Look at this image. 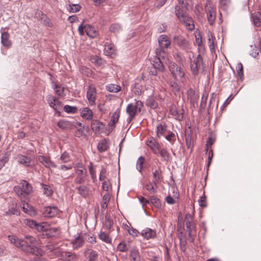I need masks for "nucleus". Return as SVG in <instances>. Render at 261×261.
I'll list each match as a JSON object with an SVG mask.
<instances>
[{"label":"nucleus","mask_w":261,"mask_h":261,"mask_svg":"<svg viewBox=\"0 0 261 261\" xmlns=\"http://www.w3.org/2000/svg\"><path fill=\"white\" fill-rule=\"evenodd\" d=\"M108 147L107 141L106 140H103L99 142L97 148L99 152H102L107 150Z\"/></svg>","instance_id":"obj_38"},{"label":"nucleus","mask_w":261,"mask_h":261,"mask_svg":"<svg viewBox=\"0 0 261 261\" xmlns=\"http://www.w3.org/2000/svg\"><path fill=\"white\" fill-rule=\"evenodd\" d=\"M150 201L155 207L159 208L161 206L160 200L155 196H152L150 197Z\"/></svg>","instance_id":"obj_50"},{"label":"nucleus","mask_w":261,"mask_h":261,"mask_svg":"<svg viewBox=\"0 0 261 261\" xmlns=\"http://www.w3.org/2000/svg\"><path fill=\"white\" fill-rule=\"evenodd\" d=\"M219 3L220 9L223 11H226L229 4V0H220Z\"/></svg>","instance_id":"obj_48"},{"label":"nucleus","mask_w":261,"mask_h":261,"mask_svg":"<svg viewBox=\"0 0 261 261\" xmlns=\"http://www.w3.org/2000/svg\"><path fill=\"white\" fill-rule=\"evenodd\" d=\"M107 170L105 168L102 167L99 174V179L100 181H104L106 178Z\"/></svg>","instance_id":"obj_59"},{"label":"nucleus","mask_w":261,"mask_h":261,"mask_svg":"<svg viewBox=\"0 0 261 261\" xmlns=\"http://www.w3.org/2000/svg\"><path fill=\"white\" fill-rule=\"evenodd\" d=\"M158 154H160L165 161H168L169 158V153L164 148L161 147L159 149Z\"/></svg>","instance_id":"obj_44"},{"label":"nucleus","mask_w":261,"mask_h":261,"mask_svg":"<svg viewBox=\"0 0 261 261\" xmlns=\"http://www.w3.org/2000/svg\"><path fill=\"white\" fill-rule=\"evenodd\" d=\"M166 59H164V60H166ZM162 60H163L162 57L156 55L152 62V65L154 68L158 69L160 71H163L164 70V66Z\"/></svg>","instance_id":"obj_16"},{"label":"nucleus","mask_w":261,"mask_h":261,"mask_svg":"<svg viewBox=\"0 0 261 261\" xmlns=\"http://www.w3.org/2000/svg\"><path fill=\"white\" fill-rule=\"evenodd\" d=\"M91 62L98 66H101L102 64L103 60L97 56H95L91 59Z\"/></svg>","instance_id":"obj_60"},{"label":"nucleus","mask_w":261,"mask_h":261,"mask_svg":"<svg viewBox=\"0 0 261 261\" xmlns=\"http://www.w3.org/2000/svg\"><path fill=\"white\" fill-rule=\"evenodd\" d=\"M10 35L7 32H5L2 33L1 35V42L4 46L10 47L12 45V42L9 39Z\"/></svg>","instance_id":"obj_22"},{"label":"nucleus","mask_w":261,"mask_h":261,"mask_svg":"<svg viewBox=\"0 0 261 261\" xmlns=\"http://www.w3.org/2000/svg\"><path fill=\"white\" fill-rule=\"evenodd\" d=\"M41 186L42 192L45 196L49 197L53 195V190L50 186L44 184H41Z\"/></svg>","instance_id":"obj_33"},{"label":"nucleus","mask_w":261,"mask_h":261,"mask_svg":"<svg viewBox=\"0 0 261 261\" xmlns=\"http://www.w3.org/2000/svg\"><path fill=\"white\" fill-rule=\"evenodd\" d=\"M55 92L59 96H63L64 88L58 85H55Z\"/></svg>","instance_id":"obj_58"},{"label":"nucleus","mask_w":261,"mask_h":261,"mask_svg":"<svg viewBox=\"0 0 261 261\" xmlns=\"http://www.w3.org/2000/svg\"><path fill=\"white\" fill-rule=\"evenodd\" d=\"M21 184L22 185L21 189L24 193V195H29L32 191V187L31 185L26 180H22Z\"/></svg>","instance_id":"obj_31"},{"label":"nucleus","mask_w":261,"mask_h":261,"mask_svg":"<svg viewBox=\"0 0 261 261\" xmlns=\"http://www.w3.org/2000/svg\"><path fill=\"white\" fill-rule=\"evenodd\" d=\"M57 255L64 261H74L77 259V255L74 252L69 251H56Z\"/></svg>","instance_id":"obj_8"},{"label":"nucleus","mask_w":261,"mask_h":261,"mask_svg":"<svg viewBox=\"0 0 261 261\" xmlns=\"http://www.w3.org/2000/svg\"><path fill=\"white\" fill-rule=\"evenodd\" d=\"M180 22L189 31H192L195 29V25L192 18L186 14H182L180 16Z\"/></svg>","instance_id":"obj_9"},{"label":"nucleus","mask_w":261,"mask_h":261,"mask_svg":"<svg viewBox=\"0 0 261 261\" xmlns=\"http://www.w3.org/2000/svg\"><path fill=\"white\" fill-rule=\"evenodd\" d=\"M236 69L238 76L239 77L240 80L242 81L244 79L243 67L242 64L241 63H238Z\"/></svg>","instance_id":"obj_39"},{"label":"nucleus","mask_w":261,"mask_h":261,"mask_svg":"<svg viewBox=\"0 0 261 261\" xmlns=\"http://www.w3.org/2000/svg\"><path fill=\"white\" fill-rule=\"evenodd\" d=\"M81 6L79 4H69L67 9L70 12L75 13L80 11Z\"/></svg>","instance_id":"obj_41"},{"label":"nucleus","mask_w":261,"mask_h":261,"mask_svg":"<svg viewBox=\"0 0 261 261\" xmlns=\"http://www.w3.org/2000/svg\"><path fill=\"white\" fill-rule=\"evenodd\" d=\"M141 235L146 239L153 238L156 234L155 231L149 228L143 229L141 232Z\"/></svg>","instance_id":"obj_24"},{"label":"nucleus","mask_w":261,"mask_h":261,"mask_svg":"<svg viewBox=\"0 0 261 261\" xmlns=\"http://www.w3.org/2000/svg\"><path fill=\"white\" fill-rule=\"evenodd\" d=\"M191 68L194 75H197L199 71L204 70L202 58L200 54L198 55L191 63Z\"/></svg>","instance_id":"obj_6"},{"label":"nucleus","mask_w":261,"mask_h":261,"mask_svg":"<svg viewBox=\"0 0 261 261\" xmlns=\"http://www.w3.org/2000/svg\"><path fill=\"white\" fill-rule=\"evenodd\" d=\"M115 45L111 43L106 42L105 45L104 51L106 55L111 56L115 53Z\"/></svg>","instance_id":"obj_26"},{"label":"nucleus","mask_w":261,"mask_h":261,"mask_svg":"<svg viewBox=\"0 0 261 261\" xmlns=\"http://www.w3.org/2000/svg\"><path fill=\"white\" fill-rule=\"evenodd\" d=\"M20 212L17 208V204L14 202L12 201V203L9 205L8 211H7L5 215V216H9L11 215H19Z\"/></svg>","instance_id":"obj_19"},{"label":"nucleus","mask_w":261,"mask_h":261,"mask_svg":"<svg viewBox=\"0 0 261 261\" xmlns=\"http://www.w3.org/2000/svg\"><path fill=\"white\" fill-rule=\"evenodd\" d=\"M187 98L191 102H194L198 99V96L195 93V90L190 88L187 92Z\"/></svg>","instance_id":"obj_32"},{"label":"nucleus","mask_w":261,"mask_h":261,"mask_svg":"<svg viewBox=\"0 0 261 261\" xmlns=\"http://www.w3.org/2000/svg\"><path fill=\"white\" fill-rule=\"evenodd\" d=\"M117 249L119 251L125 252L128 249V246L126 243L123 242L119 244Z\"/></svg>","instance_id":"obj_49"},{"label":"nucleus","mask_w":261,"mask_h":261,"mask_svg":"<svg viewBox=\"0 0 261 261\" xmlns=\"http://www.w3.org/2000/svg\"><path fill=\"white\" fill-rule=\"evenodd\" d=\"M59 213V211L57 206H47L44 211V215L46 217L51 218L57 216Z\"/></svg>","instance_id":"obj_14"},{"label":"nucleus","mask_w":261,"mask_h":261,"mask_svg":"<svg viewBox=\"0 0 261 261\" xmlns=\"http://www.w3.org/2000/svg\"><path fill=\"white\" fill-rule=\"evenodd\" d=\"M99 238L103 242L107 244H111L112 239L105 232H100L99 234Z\"/></svg>","instance_id":"obj_37"},{"label":"nucleus","mask_w":261,"mask_h":261,"mask_svg":"<svg viewBox=\"0 0 261 261\" xmlns=\"http://www.w3.org/2000/svg\"><path fill=\"white\" fill-rule=\"evenodd\" d=\"M144 162V159L143 156H140L138 159L137 166L138 170L141 172L142 169L143 165Z\"/></svg>","instance_id":"obj_57"},{"label":"nucleus","mask_w":261,"mask_h":261,"mask_svg":"<svg viewBox=\"0 0 261 261\" xmlns=\"http://www.w3.org/2000/svg\"><path fill=\"white\" fill-rule=\"evenodd\" d=\"M208 97V93L204 91L203 92L202 96L201 97V107H204L206 105L207 99Z\"/></svg>","instance_id":"obj_55"},{"label":"nucleus","mask_w":261,"mask_h":261,"mask_svg":"<svg viewBox=\"0 0 261 261\" xmlns=\"http://www.w3.org/2000/svg\"><path fill=\"white\" fill-rule=\"evenodd\" d=\"M129 257L131 261H142L140 253L137 249H133L130 251Z\"/></svg>","instance_id":"obj_30"},{"label":"nucleus","mask_w":261,"mask_h":261,"mask_svg":"<svg viewBox=\"0 0 261 261\" xmlns=\"http://www.w3.org/2000/svg\"><path fill=\"white\" fill-rule=\"evenodd\" d=\"M166 125L162 123L157 126L156 135L158 138H160L166 130Z\"/></svg>","instance_id":"obj_36"},{"label":"nucleus","mask_w":261,"mask_h":261,"mask_svg":"<svg viewBox=\"0 0 261 261\" xmlns=\"http://www.w3.org/2000/svg\"><path fill=\"white\" fill-rule=\"evenodd\" d=\"M64 110L68 113H74L76 112L77 108L75 107L66 105L64 107Z\"/></svg>","instance_id":"obj_54"},{"label":"nucleus","mask_w":261,"mask_h":261,"mask_svg":"<svg viewBox=\"0 0 261 261\" xmlns=\"http://www.w3.org/2000/svg\"><path fill=\"white\" fill-rule=\"evenodd\" d=\"M105 124L98 120H93L91 123V128L95 133H99L104 129Z\"/></svg>","instance_id":"obj_18"},{"label":"nucleus","mask_w":261,"mask_h":261,"mask_svg":"<svg viewBox=\"0 0 261 261\" xmlns=\"http://www.w3.org/2000/svg\"><path fill=\"white\" fill-rule=\"evenodd\" d=\"M110 199V195L109 194H105L102 199V202L101 205L102 211H104L108 206V203Z\"/></svg>","instance_id":"obj_42"},{"label":"nucleus","mask_w":261,"mask_h":261,"mask_svg":"<svg viewBox=\"0 0 261 261\" xmlns=\"http://www.w3.org/2000/svg\"><path fill=\"white\" fill-rule=\"evenodd\" d=\"M78 194L83 196V197H87L90 194V188L84 185H82L77 186L75 188Z\"/></svg>","instance_id":"obj_17"},{"label":"nucleus","mask_w":261,"mask_h":261,"mask_svg":"<svg viewBox=\"0 0 261 261\" xmlns=\"http://www.w3.org/2000/svg\"><path fill=\"white\" fill-rule=\"evenodd\" d=\"M14 191L18 196H21L24 194V193L21 187L19 186H15L14 188Z\"/></svg>","instance_id":"obj_62"},{"label":"nucleus","mask_w":261,"mask_h":261,"mask_svg":"<svg viewBox=\"0 0 261 261\" xmlns=\"http://www.w3.org/2000/svg\"><path fill=\"white\" fill-rule=\"evenodd\" d=\"M120 114V109H117L116 111L113 114L111 120L109 123V125L113 129L115 127V124L118 122Z\"/></svg>","instance_id":"obj_20"},{"label":"nucleus","mask_w":261,"mask_h":261,"mask_svg":"<svg viewBox=\"0 0 261 261\" xmlns=\"http://www.w3.org/2000/svg\"><path fill=\"white\" fill-rule=\"evenodd\" d=\"M185 221L187 229L188 231V236L189 237H191L192 236V232L195 229V224L193 221L192 215L189 214H187L186 216Z\"/></svg>","instance_id":"obj_12"},{"label":"nucleus","mask_w":261,"mask_h":261,"mask_svg":"<svg viewBox=\"0 0 261 261\" xmlns=\"http://www.w3.org/2000/svg\"><path fill=\"white\" fill-rule=\"evenodd\" d=\"M8 239L11 243L17 247L20 248L23 251L35 255H42V250L37 247V241L35 238L27 236L20 240L13 236H9Z\"/></svg>","instance_id":"obj_1"},{"label":"nucleus","mask_w":261,"mask_h":261,"mask_svg":"<svg viewBox=\"0 0 261 261\" xmlns=\"http://www.w3.org/2000/svg\"><path fill=\"white\" fill-rule=\"evenodd\" d=\"M84 22L80 25L78 28L79 34L83 36L85 32L86 34L90 38H95L98 35V33L96 29L89 24H83Z\"/></svg>","instance_id":"obj_5"},{"label":"nucleus","mask_w":261,"mask_h":261,"mask_svg":"<svg viewBox=\"0 0 261 261\" xmlns=\"http://www.w3.org/2000/svg\"><path fill=\"white\" fill-rule=\"evenodd\" d=\"M23 212L29 215H32L34 213V208L32 206L30 205L28 203H24L22 207Z\"/></svg>","instance_id":"obj_43"},{"label":"nucleus","mask_w":261,"mask_h":261,"mask_svg":"<svg viewBox=\"0 0 261 261\" xmlns=\"http://www.w3.org/2000/svg\"><path fill=\"white\" fill-rule=\"evenodd\" d=\"M86 258L89 261H97L98 258V253L91 248H87L84 251Z\"/></svg>","instance_id":"obj_13"},{"label":"nucleus","mask_w":261,"mask_h":261,"mask_svg":"<svg viewBox=\"0 0 261 261\" xmlns=\"http://www.w3.org/2000/svg\"><path fill=\"white\" fill-rule=\"evenodd\" d=\"M17 159L20 164L26 167L30 166L31 159L30 157L19 154L18 155Z\"/></svg>","instance_id":"obj_28"},{"label":"nucleus","mask_w":261,"mask_h":261,"mask_svg":"<svg viewBox=\"0 0 261 261\" xmlns=\"http://www.w3.org/2000/svg\"><path fill=\"white\" fill-rule=\"evenodd\" d=\"M159 47L155 49V55L162 57L163 59L167 58V53L165 50L170 45L169 37L165 35H161L158 38Z\"/></svg>","instance_id":"obj_2"},{"label":"nucleus","mask_w":261,"mask_h":261,"mask_svg":"<svg viewBox=\"0 0 261 261\" xmlns=\"http://www.w3.org/2000/svg\"><path fill=\"white\" fill-rule=\"evenodd\" d=\"M157 183H155L153 181L152 182H149L148 184H146L145 188L146 190L150 193L153 194L155 193L157 189Z\"/></svg>","instance_id":"obj_35"},{"label":"nucleus","mask_w":261,"mask_h":261,"mask_svg":"<svg viewBox=\"0 0 261 261\" xmlns=\"http://www.w3.org/2000/svg\"><path fill=\"white\" fill-rule=\"evenodd\" d=\"M84 243V241L83 239L80 237H77L73 242L74 246L75 247H80L83 245Z\"/></svg>","instance_id":"obj_51"},{"label":"nucleus","mask_w":261,"mask_h":261,"mask_svg":"<svg viewBox=\"0 0 261 261\" xmlns=\"http://www.w3.org/2000/svg\"><path fill=\"white\" fill-rule=\"evenodd\" d=\"M113 224V221L109 218H107L105 221V227L107 229H110Z\"/></svg>","instance_id":"obj_61"},{"label":"nucleus","mask_w":261,"mask_h":261,"mask_svg":"<svg viewBox=\"0 0 261 261\" xmlns=\"http://www.w3.org/2000/svg\"><path fill=\"white\" fill-rule=\"evenodd\" d=\"M199 204L200 206L205 207L206 206V197L202 196L200 197V199L198 201Z\"/></svg>","instance_id":"obj_64"},{"label":"nucleus","mask_w":261,"mask_h":261,"mask_svg":"<svg viewBox=\"0 0 261 261\" xmlns=\"http://www.w3.org/2000/svg\"><path fill=\"white\" fill-rule=\"evenodd\" d=\"M169 70L175 80H177V77L179 75V70L177 64L171 62L169 65Z\"/></svg>","instance_id":"obj_23"},{"label":"nucleus","mask_w":261,"mask_h":261,"mask_svg":"<svg viewBox=\"0 0 261 261\" xmlns=\"http://www.w3.org/2000/svg\"><path fill=\"white\" fill-rule=\"evenodd\" d=\"M38 160L46 168L50 169L51 168H57L56 164L50 160L49 157L44 155H39Z\"/></svg>","instance_id":"obj_11"},{"label":"nucleus","mask_w":261,"mask_h":261,"mask_svg":"<svg viewBox=\"0 0 261 261\" xmlns=\"http://www.w3.org/2000/svg\"><path fill=\"white\" fill-rule=\"evenodd\" d=\"M89 172L91 175V178L94 180L96 178V171L94 168L93 167L92 164H91L90 166L89 167Z\"/></svg>","instance_id":"obj_63"},{"label":"nucleus","mask_w":261,"mask_h":261,"mask_svg":"<svg viewBox=\"0 0 261 261\" xmlns=\"http://www.w3.org/2000/svg\"><path fill=\"white\" fill-rule=\"evenodd\" d=\"M58 125L62 129H66L70 126V122L68 121L60 120L58 123Z\"/></svg>","instance_id":"obj_46"},{"label":"nucleus","mask_w":261,"mask_h":261,"mask_svg":"<svg viewBox=\"0 0 261 261\" xmlns=\"http://www.w3.org/2000/svg\"><path fill=\"white\" fill-rule=\"evenodd\" d=\"M143 107V103L140 100H136L135 102L129 103L126 109V113L128 115L127 119L128 122L133 120L136 116L141 112Z\"/></svg>","instance_id":"obj_3"},{"label":"nucleus","mask_w":261,"mask_h":261,"mask_svg":"<svg viewBox=\"0 0 261 261\" xmlns=\"http://www.w3.org/2000/svg\"><path fill=\"white\" fill-rule=\"evenodd\" d=\"M161 172L158 170H155L153 173V180L152 181L158 183L161 178Z\"/></svg>","instance_id":"obj_53"},{"label":"nucleus","mask_w":261,"mask_h":261,"mask_svg":"<svg viewBox=\"0 0 261 261\" xmlns=\"http://www.w3.org/2000/svg\"><path fill=\"white\" fill-rule=\"evenodd\" d=\"M81 116L88 120H91L93 118V112L88 108H84L81 112Z\"/></svg>","instance_id":"obj_27"},{"label":"nucleus","mask_w":261,"mask_h":261,"mask_svg":"<svg viewBox=\"0 0 261 261\" xmlns=\"http://www.w3.org/2000/svg\"><path fill=\"white\" fill-rule=\"evenodd\" d=\"M170 113L176 119L178 120L179 118V115H178V111L175 106L172 105L171 106Z\"/></svg>","instance_id":"obj_47"},{"label":"nucleus","mask_w":261,"mask_h":261,"mask_svg":"<svg viewBox=\"0 0 261 261\" xmlns=\"http://www.w3.org/2000/svg\"><path fill=\"white\" fill-rule=\"evenodd\" d=\"M207 19L210 25H212L216 19V9L213 3L210 0H206L205 5Z\"/></svg>","instance_id":"obj_4"},{"label":"nucleus","mask_w":261,"mask_h":261,"mask_svg":"<svg viewBox=\"0 0 261 261\" xmlns=\"http://www.w3.org/2000/svg\"><path fill=\"white\" fill-rule=\"evenodd\" d=\"M78 167L82 169H75V172L76 176L74 179V182L76 185H81L84 183L87 179V171L86 170L83 168L82 166H79Z\"/></svg>","instance_id":"obj_7"},{"label":"nucleus","mask_w":261,"mask_h":261,"mask_svg":"<svg viewBox=\"0 0 261 261\" xmlns=\"http://www.w3.org/2000/svg\"><path fill=\"white\" fill-rule=\"evenodd\" d=\"M146 105L152 109H155L158 107V103L152 97H150L147 99Z\"/></svg>","instance_id":"obj_40"},{"label":"nucleus","mask_w":261,"mask_h":261,"mask_svg":"<svg viewBox=\"0 0 261 261\" xmlns=\"http://www.w3.org/2000/svg\"><path fill=\"white\" fill-rule=\"evenodd\" d=\"M106 90L110 92L117 93L121 91V87L114 84H108L106 87Z\"/></svg>","instance_id":"obj_34"},{"label":"nucleus","mask_w":261,"mask_h":261,"mask_svg":"<svg viewBox=\"0 0 261 261\" xmlns=\"http://www.w3.org/2000/svg\"><path fill=\"white\" fill-rule=\"evenodd\" d=\"M192 130L191 127L188 126L185 129V138L187 147L190 148L192 146Z\"/></svg>","instance_id":"obj_25"},{"label":"nucleus","mask_w":261,"mask_h":261,"mask_svg":"<svg viewBox=\"0 0 261 261\" xmlns=\"http://www.w3.org/2000/svg\"><path fill=\"white\" fill-rule=\"evenodd\" d=\"M190 48V44L188 42L184 39L180 41V49H182L185 51H188Z\"/></svg>","instance_id":"obj_52"},{"label":"nucleus","mask_w":261,"mask_h":261,"mask_svg":"<svg viewBox=\"0 0 261 261\" xmlns=\"http://www.w3.org/2000/svg\"><path fill=\"white\" fill-rule=\"evenodd\" d=\"M251 20L256 27H259L261 25V13L254 12L251 16Z\"/></svg>","instance_id":"obj_29"},{"label":"nucleus","mask_w":261,"mask_h":261,"mask_svg":"<svg viewBox=\"0 0 261 261\" xmlns=\"http://www.w3.org/2000/svg\"><path fill=\"white\" fill-rule=\"evenodd\" d=\"M96 91L94 86L90 85L89 86L87 91V98L90 106H94L95 104L96 98Z\"/></svg>","instance_id":"obj_10"},{"label":"nucleus","mask_w":261,"mask_h":261,"mask_svg":"<svg viewBox=\"0 0 261 261\" xmlns=\"http://www.w3.org/2000/svg\"><path fill=\"white\" fill-rule=\"evenodd\" d=\"M48 102L50 106L55 110L59 109L62 107V102L54 96L49 97Z\"/></svg>","instance_id":"obj_21"},{"label":"nucleus","mask_w":261,"mask_h":261,"mask_svg":"<svg viewBox=\"0 0 261 261\" xmlns=\"http://www.w3.org/2000/svg\"><path fill=\"white\" fill-rule=\"evenodd\" d=\"M40 13H41V16H42L41 19H43L44 24L48 27H51L52 23H51L50 19L47 18L46 16V15L43 13L42 12L40 11Z\"/></svg>","instance_id":"obj_56"},{"label":"nucleus","mask_w":261,"mask_h":261,"mask_svg":"<svg viewBox=\"0 0 261 261\" xmlns=\"http://www.w3.org/2000/svg\"><path fill=\"white\" fill-rule=\"evenodd\" d=\"M60 160L63 163H67L70 161V156L69 154L66 152L64 151L61 155Z\"/></svg>","instance_id":"obj_45"},{"label":"nucleus","mask_w":261,"mask_h":261,"mask_svg":"<svg viewBox=\"0 0 261 261\" xmlns=\"http://www.w3.org/2000/svg\"><path fill=\"white\" fill-rule=\"evenodd\" d=\"M146 144L154 154L158 155L160 146L153 138L148 139L146 141Z\"/></svg>","instance_id":"obj_15"}]
</instances>
